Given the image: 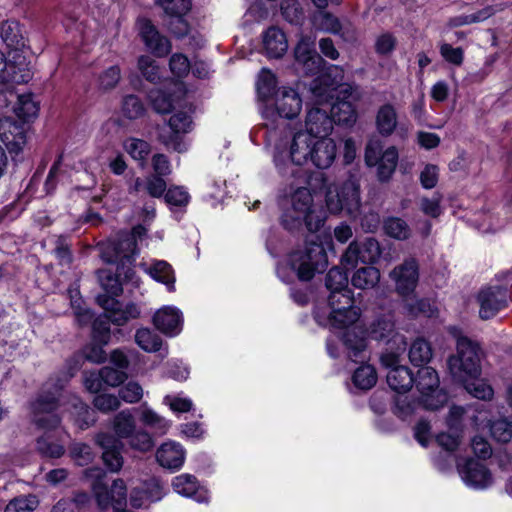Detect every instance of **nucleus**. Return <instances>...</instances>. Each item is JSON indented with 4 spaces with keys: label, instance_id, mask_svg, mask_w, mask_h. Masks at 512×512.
Returning <instances> with one entry per match:
<instances>
[{
    "label": "nucleus",
    "instance_id": "aec40b11",
    "mask_svg": "<svg viewBox=\"0 0 512 512\" xmlns=\"http://www.w3.org/2000/svg\"><path fill=\"white\" fill-rule=\"evenodd\" d=\"M336 157V145L331 138L322 137L314 139L310 161L319 169H326L331 166Z\"/></svg>",
    "mask_w": 512,
    "mask_h": 512
},
{
    "label": "nucleus",
    "instance_id": "b1692460",
    "mask_svg": "<svg viewBox=\"0 0 512 512\" xmlns=\"http://www.w3.org/2000/svg\"><path fill=\"white\" fill-rule=\"evenodd\" d=\"M313 141L311 134L304 131L294 134L289 149L290 158L294 164L303 165L310 160Z\"/></svg>",
    "mask_w": 512,
    "mask_h": 512
},
{
    "label": "nucleus",
    "instance_id": "a878e982",
    "mask_svg": "<svg viewBox=\"0 0 512 512\" xmlns=\"http://www.w3.org/2000/svg\"><path fill=\"white\" fill-rule=\"evenodd\" d=\"M0 139L7 146L20 147L25 142L23 123L9 117L0 119Z\"/></svg>",
    "mask_w": 512,
    "mask_h": 512
},
{
    "label": "nucleus",
    "instance_id": "13d9d810",
    "mask_svg": "<svg viewBox=\"0 0 512 512\" xmlns=\"http://www.w3.org/2000/svg\"><path fill=\"white\" fill-rule=\"evenodd\" d=\"M143 397V388L138 382L129 381L119 389V398L126 403H138Z\"/></svg>",
    "mask_w": 512,
    "mask_h": 512
},
{
    "label": "nucleus",
    "instance_id": "774afa93",
    "mask_svg": "<svg viewBox=\"0 0 512 512\" xmlns=\"http://www.w3.org/2000/svg\"><path fill=\"white\" fill-rule=\"evenodd\" d=\"M96 409L103 413L115 411L120 406V400L112 394H98L93 400Z\"/></svg>",
    "mask_w": 512,
    "mask_h": 512
},
{
    "label": "nucleus",
    "instance_id": "09e8293b",
    "mask_svg": "<svg viewBox=\"0 0 512 512\" xmlns=\"http://www.w3.org/2000/svg\"><path fill=\"white\" fill-rule=\"evenodd\" d=\"M17 105L14 107L16 115L26 121L33 118L38 113V105L34 102L30 95H19L17 96Z\"/></svg>",
    "mask_w": 512,
    "mask_h": 512
},
{
    "label": "nucleus",
    "instance_id": "5701e85b",
    "mask_svg": "<svg viewBox=\"0 0 512 512\" xmlns=\"http://www.w3.org/2000/svg\"><path fill=\"white\" fill-rule=\"evenodd\" d=\"M158 463L168 469H179L185 459V452L181 445L174 442L163 443L156 452Z\"/></svg>",
    "mask_w": 512,
    "mask_h": 512
},
{
    "label": "nucleus",
    "instance_id": "c756f323",
    "mask_svg": "<svg viewBox=\"0 0 512 512\" xmlns=\"http://www.w3.org/2000/svg\"><path fill=\"white\" fill-rule=\"evenodd\" d=\"M140 421L159 435H164L170 427L168 420L149 408L146 404L141 405Z\"/></svg>",
    "mask_w": 512,
    "mask_h": 512
},
{
    "label": "nucleus",
    "instance_id": "e433bc0d",
    "mask_svg": "<svg viewBox=\"0 0 512 512\" xmlns=\"http://www.w3.org/2000/svg\"><path fill=\"white\" fill-rule=\"evenodd\" d=\"M134 276V270L131 267H123L117 265L115 277L109 276L107 281L104 282L103 288L112 296H118L122 293V286L120 279L132 280Z\"/></svg>",
    "mask_w": 512,
    "mask_h": 512
},
{
    "label": "nucleus",
    "instance_id": "4d7b16f0",
    "mask_svg": "<svg viewBox=\"0 0 512 512\" xmlns=\"http://www.w3.org/2000/svg\"><path fill=\"white\" fill-rule=\"evenodd\" d=\"M110 314L100 316L93 321L92 331L95 340L100 343L107 344L110 338Z\"/></svg>",
    "mask_w": 512,
    "mask_h": 512
},
{
    "label": "nucleus",
    "instance_id": "603ef678",
    "mask_svg": "<svg viewBox=\"0 0 512 512\" xmlns=\"http://www.w3.org/2000/svg\"><path fill=\"white\" fill-rule=\"evenodd\" d=\"M140 316V309L134 303H129L124 309H113L110 312V320L113 324L122 326L129 320L137 319Z\"/></svg>",
    "mask_w": 512,
    "mask_h": 512
},
{
    "label": "nucleus",
    "instance_id": "412c9836",
    "mask_svg": "<svg viewBox=\"0 0 512 512\" xmlns=\"http://www.w3.org/2000/svg\"><path fill=\"white\" fill-rule=\"evenodd\" d=\"M153 323L162 333L176 335L181 330L182 315L178 309L166 306L155 313Z\"/></svg>",
    "mask_w": 512,
    "mask_h": 512
},
{
    "label": "nucleus",
    "instance_id": "0e129e2a",
    "mask_svg": "<svg viewBox=\"0 0 512 512\" xmlns=\"http://www.w3.org/2000/svg\"><path fill=\"white\" fill-rule=\"evenodd\" d=\"M149 98L156 112L165 114L172 110V100L165 92L161 90H152L149 93Z\"/></svg>",
    "mask_w": 512,
    "mask_h": 512
},
{
    "label": "nucleus",
    "instance_id": "de8ad7c7",
    "mask_svg": "<svg viewBox=\"0 0 512 512\" xmlns=\"http://www.w3.org/2000/svg\"><path fill=\"white\" fill-rule=\"evenodd\" d=\"M276 78L274 74L266 69H262L257 81L258 96L262 100L270 98L275 93Z\"/></svg>",
    "mask_w": 512,
    "mask_h": 512
},
{
    "label": "nucleus",
    "instance_id": "f3484780",
    "mask_svg": "<svg viewBox=\"0 0 512 512\" xmlns=\"http://www.w3.org/2000/svg\"><path fill=\"white\" fill-rule=\"evenodd\" d=\"M458 470L462 480L471 487L484 489L492 484V475L481 462L469 459Z\"/></svg>",
    "mask_w": 512,
    "mask_h": 512
},
{
    "label": "nucleus",
    "instance_id": "c9c22d12",
    "mask_svg": "<svg viewBox=\"0 0 512 512\" xmlns=\"http://www.w3.org/2000/svg\"><path fill=\"white\" fill-rule=\"evenodd\" d=\"M398 163V152L395 147L387 148L380 157L378 164V176L385 181L390 178Z\"/></svg>",
    "mask_w": 512,
    "mask_h": 512
},
{
    "label": "nucleus",
    "instance_id": "f257e3e1",
    "mask_svg": "<svg viewBox=\"0 0 512 512\" xmlns=\"http://www.w3.org/2000/svg\"><path fill=\"white\" fill-rule=\"evenodd\" d=\"M314 227L309 229L304 247L289 256L290 268L300 281H310L328 267L326 249L332 246L331 232L325 226Z\"/></svg>",
    "mask_w": 512,
    "mask_h": 512
},
{
    "label": "nucleus",
    "instance_id": "473e14b6",
    "mask_svg": "<svg viewBox=\"0 0 512 512\" xmlns=\"http://www.w3.org/2000/svg\"><path fill=\"white\" fill-rule=\"evenodd\" d=\"M432 347L423 338L416 339L409 349V359L415 366L427 364L432 359Z\"/></svg>",
    "mask_w": 512,
    "mask_h": 512
},
{
    "label": "nucleus",
    "instance_id": "423d86ee",
    "mask_svg": "<svg viewBox=\"0 0 512 512\" xmlns=\"http://www.w3.org/2000/svg\"><path fill=\"white\" fill-rule=\"evenodd\" d=\"M59 389L53 391L47 384L31 403L32 421L40 429L53 430L60 424V418L54 411L58 407Z\"/></svg>",
    "mask_w": 512,
    "mask_h": 512
},
{
    "label": "nucleus",
    "instance_id": "f03ea898",
    "mask_svg": "<svg viewBox=\"0 0 512 512\" xmlns=\"http://www.w3.org/2000/svg\"><path fill=\"white\" fill-rule=\"evenodd\" d=\"M295 176L289 185L291 207L283 214L282 224H324L326 211L314 204L306 172L298 169Z\"/></svg>",
    "mask_w": 512,
    "mask_h": 512
},
{
    "label": "nucleus",
    "instance_id": "5fc2aeb1",
    "mask_svg": "<svg viewBox=\"0 0 512 512\" xmlns=\"http://www.w3.org/2000/svg\"><path fill=\"white\" fill-rule=\"evenodd\" d=\"M138 69L147 81L157 83L160 80L159 67L151 57L146 55L140 56L138 59Z\"/></svg>",
    "mask_w": 512,
    "mask_h": 512
},
{
    "label": "nucleus",
    "instance_id": "864d4df0",
    "mask_svg": "<svg viewBox=\"0 0 512 512\" xmlns=\"http://www.w3.org/2000/svg\"><path fill=\"white\" fill-rule=\"evenodd\" d=\"M36 447L39 453L50 458H59L65 452L63 445L52 442L46 434L37 439Z\"/></svg>",
    "mask_w": 512,
    "mask_h": 512
},
{
    "label": "nucleus",
    "instance_id": "37998d69",
    "mask_svg": "<svg viewBox=\"0 0 512 512\" xmlns=\"http://www.w3.org/2000/svg\"><path fill=\"white\" fill-rule=\"evenodd\" d=\"M38 504L39 501L35 495H22L10 500L4 512H33Z\"/></svg>",
    "mask_w": 512,
    "mask_h": 512
},
{
    "label": "nucleus",
    "instance_id": "338daca9",
    "mask_svg": "<svg viewBox=\"0 0 512 512\" xmlns=\"http://www.w3.org/2000/svg\"><path fill=\"white\" fill-rule=\"evenodd\" d=\"M71 455L79 466L88 465L94 459L91 447L84 443L73 444L71 447Z\"/></svg>",
    "mask_w": 512,
    "mask_h": 512
},
{
    "label": "nucleus",
    "instance_id": "cd10ccee",
    "mask_svg": "<svg viewBox=\"0 0 512 512\" xmlns=\"http://www.w3.org/2000/svg\"><path fill=\"white\" fill-rule=\"evenodd\" d=\"M397 113L393 105H382L376 114L377 131L382 136H390L397 127Z\"/></svg>",
    "mask_w": 512,
    "mask_h": 512
},
{
    "label": "nucleus",
    "instance_id": "9d476101",
    "mask_svg": "<svg viewBox=\"0 0 512 512\" xmlns=\"http://www.w3.org/2000/svg\"><path fill=\"white\" fill-rule=\"evenodd\" d=\"M147 235L145 226H133L130 232L122 233L112 243L113 256L108 259L109 263L131 267L134 257L137 254V244Z\"/></svg>",
    "mask_w": 512,
    "mask_h": 512
},
{
    "label": "nucleus",
    "instance_id": "4be33fe9",
    "mask_svg": "<svg viewBox=\"0 0 512 512\" xmlns=\"http://www.w3.org/2000/svg\"><path fill=\"white\" fill-rule=\"evenodd\" d=\"M398 361L400 360L398 359ZM385 367L389 368L386 379L391 389L399 393L407 392L411 389L414 384V376L407 366L399 365V362H397L394 365Z\"/></svg>",
    "mask_w": 512,
    "mask_h": 512
},
{
    "label": "nucleus",
    "instance_id": "1a4fd4ad",
    "mask_svg": "<svg viewBox=\"0 0 512 512\" xmlns=\"http://www.w3.org/2000/svg\"><path fill=\"white\" fill-rule=\"evenodd\" d=\"M414 383L421 393L420 401L425 409L437 410L447 402V394L439 389V377L432 367L420 368Z\"/></svg>",
    "mask_w": 512,
    "mask_h": 512
},
{
    "label": "nucleus",
    "instance_id": "052dcab7",
    "mask_svg": "<svg viewBox=\"0 0 512 512\" xmlns=\"http://www.w3.org/2000/svg\"><path fill=\"white\" fill-rule=\"evenodd\" d=\"M123 114L129 119H137L144 114V106L135 95H127L122 103Z\"/></svg>",
    "mask_w": 512,
    "mask_h": 512
},
{
    "label": "nucleus",
    "instance_id": "49530a36",
    "mask_svg": "<svg viewBox=\"0 0 512 512\" xmlns=\"http://www.w3.org/2000/svg\"><path fill=\"white\" fill-rule=\"evenodd\" d=\"M181 133L175 131H167L165 129H159L158 140L167 149H172L178 153H183L187 150V145L183 141L180 135Z\"/></svg>",
    "mask_w": 512,
    "mask_h": 512
},
{
    "label": "nucleus",
    "instance_id": "a211bd4d",
    "mask_svg": "<svg viewBox=\"0 0 512 512\" xmlns=\"http://www.w3.org/2000/svg\"><path fill=\"white\" fill-rule=\"evenodd\" d=\"M306 133L316 138L326 137L333 129V121L326 109L311 108L306 116Z\"/></svg>",
    "mask_w": 512,
    "mask_h": 512
},
{
    "label": "nucleus",
    "instance_id": "3c124183",
    "mask_svg": "<svg viewBox=\"0 0 512 512\" xmlns=\"http://www.w3.org/2000/svg\"><path fill=\"white\" fill-rule=\"evenodd\" d=\"M280 8L285 20L291 24L298 25L304 20L303 10L297 0H283Z\"/></svg>",
    "mask_w": 512,
    "mask_h": 512
},
{
    "label": "nucleus",
    "instance_id": "2f4dec72",
    "mask_svg": "<svg viewBox=\"0 0 512 512\" xmlns=\"http://www.w3.org/2000/svg\"><path fill=\"white\" fill-rule=\"evenodd\" d=\"M380 279L379 270L373 266H365L358 269L352 276V285L358 289L374 287Z\"/></svg>",
    "mask_w": 512,
    "mask_h": 512
},
{
    "label": "nucleus",
    "instance_id": "a18cd8bd",
    "mask_svg": "<svg viewBox=\"0 0 512 512\" xmlns=\"http://www.w3.org/2000/svg\"><path fill=\"white\" fill-rule=\"evenodd\" d=\"M174 490L183 496L192 497L197 493L198 482L195 476L182 474L174 478L172 482Z\"/></svg>",
    "mask_w": 512,
    "mask_h": 512
},
{
    "label": "nucleus",
    "instance_id": "6ab92c4d",
    "mask_svg": "<svg viewBox=\"0 0 512 512\" xmlns=\"http://www.w3.org/2000/svg\"><path fill=\"white\" fill-rule=\"evenodd\" d=\"M295 58L303 65L307 74L318 73L323 64V59L314 49V42L310 38H301L295 48Z\"/></svg>",
    "mask_w": 512,
    "mask_h": 512
},
{
    "label": "nucleus",
    "instance_id": "2eb2a0df",
    "mask_svg": "<svg viewBox=\"0 0 512 512\" xmlns=\"http://www.w3.org/2000/svg\"><path fill=\"white\" fill-rule=\"evenodd\" d=\"M139 35L146 48L158 57H163L170 52L169 40L161 35L152 22L147 18L137 20Z\"/></svg>",
    "mask_w": 512,
    "mask_h": 512
},
{
    "label": "nucleus",
    "instance_id": "ea45409f",
    "mask_svg": "<svg viewBox=\"0 0 512 512\" xmlns=\"http://www.w3.org/2000/svg\"><path fill=\"white\" fill-rule=\"evenodd\" d=\"M313 25L322 31L338 34L341 31V23L337 17L329 12L320 10L313 16Z\"/></svg>",
    "mask_w": 512,
    "mask_h": 512
},
{
    "label": "nucleus",
    "instance_id": "0eeeda50",
    "mask_svg": "<svg viewBox=\"0 0 512 512\" xmlns=\"http://www.w3.org/2000/svg\"><path fill=\"white\" fill-rule=\"evenodd\" d=\"M335 197L336 200L331 191L327 194V208L332 213L345 210L348 214H352L358 210L360 206V173L358 170L349 173L336 190Z\"/></svg>",
    "mask_w": 512,
    "mask_h": 512
},
{
    "label": "nucleus",
    "instance_id": "bf43d9fd",
    "mask_svg": "<svg viewBox=\"0 0 512 512\" xmlns=\"http://www.w3.org/2000/svg\"><path fill=\"white\" fill-rule=\"evenodd\" d=\"M127 439H129V446L140 452L150 451L154 446L150 434L143 430L134 431Z\"/></svg>",
    "mask_w": 512,
    "mask_h": 512
},
{
    "label": "nucleus",
    "instance_id": "dca6fc26",
    "mask_svg": "<svg viewBox=\"0 0 512 512\" xmlns=\"http://www.w3.org/2000/svg\"><path fill=\"white\" fill-rule=\"evenodd\" d=\"M95 440L103 449L102 459L105 466L111 472H118L123 466L122 443L120 440L108 433L97 434Z\"/></svg>",
    "mask_w": 512,
    "mask_h": 512
},
{
    "label": "nucleus",
    "instance_id": "c85d7f7f",
    "mask_svg": "<svg viewBox=\"0 0 512 512\" xmlns=\"http://www.w3.org/2000/svg\"><path fill=\"white\" fill-rule=\"evenodd\" d=\"M16 69L14 64L6 63L4 54L0 52V84H22L29 81V70Z\"/></svg>",
    "mask_w": 512,
    "mask_h": 512
},
{
    "label": "nucleus",
    "instance_id": "a19ab883",
    "mask_svg": "<svg viewBox=\"0 0 512 512\" xmlns=\"http://www.w3.org/2000/svg\"><path fill=\"white\" fill-rule=\"evenodd\" d=\"M325 285L330 293L344 292L348 288V275L340 267H333L326 275Z\"/></svg>",
    "mask_w": 512,
    "mask_h": 512
},
{
    "label": "nucleus",
    "instance_id": "ddd939ff",
    "mask_svg": "<svg viewBox=\"0 0 512 512\" xmlns=\"http://www.w3.org/2000/svg\"><path fill=\"white\" fill-rule=\"evenodd\" d=\"M508 291L502 286H488L482 288L477 296L480 305L479 315L482 319L488 320L494 317L508 303Z\"/></svg>",
    "mask_w": 512,
    "mask_h": 512
},
{
    "label": "nucleus",
    "instance_id": "8fccbe9b",
    "mask_svg": "<svg viewBox=\"0 0 512 512\" xmlns=\"http://www.w3.org/2000/svg\"><path fill=\"white\" fill-rule=\"evenodd\" d=\"M121 79V70L119 66L114 65L103 72H101L98 76V88L103 91H109L114 89Z\"/></svg>",
    "mask_w": 512,
    "mask_h": 512
},
{
    "label": "nucleus",
    "instance_id": "4468645a",
    "mask_svg": "<svg viewBox=\"0 0 512 512\" xmlns=\"http://www.w3.org/2000/svg\"><path fill=\"white\" fill-rule=\"evenodd\" d=\"M391 279L395 282V288L401 296L413 294L419 280V267L414 258L405 260L396 266L390 273Z\"/></svg>",
    "mask_w": 512,
    "mask_h": 512
},
{
    "label": "nucleus",
    "instance_id": "c03bdc74",
    "mask_svg": "<svg viewBox=\"0 0 512 512\" xmlns=\"http://www.w3.org/2000/svg\"><path fill=\"white\" fill-rule=\"evenodd\" d=\"M136 343L147 352H155L161 348V338L149 329H138L135 334Z\"/></svg>",
    "mask_w": 512,
    "mask_h": 512
},
{
    "label": "nucleus",
    "instance_id": "58836bf2",
    "mask_svg": "<svg viewBox=\"0 0 512 512\" xmlns=\"http://www.w3.org/2000/svg\"><path fill=\"white\" fill-rule=\"evenodd\" d=\"M354 385L361 390L371 389L377 382V374L371 365H362L353 374Z\"/></svg>",
    "mask_w": 512,
    "mask_h": 512
},
{
    "label": "nucleus",
    "instance_id": "f8f14e48",
    "mask_svg": "<svg viewBox=\"0 0 512 512\" xmlns=\"http://www.w3.org/2000/svg\"><path fill=\"white\" fill-rule=\"evenodd\" d=\"M344 72L339 66H330L325 73L318 76L311 84V92L317 101L324 102L329 97L334 98L339 94V89L342 85H349L343 83Z\"/></svg>",
    "mask_w": 512,
    "mask_h": 512
},
{
    "label": "nucleus",
    "instance_id": "9b49d317",
    "mask_svg": "<svg viewBox=\"0 0 512 512\" xmlns=\"http://www.w3.org/2000/svg\"><path fill=\"white\" fill-rule=\"evenodd\" d=\"M336 101L330 107V116L333 123L353 125L357 119L355 103L360 99L356 86L342 85L339 94L334 96Z\"/></svg>",
    "mask_w": 512,
    "mask_h": 512
},
{
    "label": "nucleus",
    "instance_id": "6e6552de",
    "mask_svg": "<svg viewBox=\"0 0 512 512\" xmlns=\"http://www.w3.org/2000/svg\"><path fill=\"white\" fill-rule=\"evenodd\" d=\"M328 304L331 312L328 323L334 328H345L354 324L360 317V309L354 305L351 290L330 293Z\"/></svg>",
    "mask_w": 512,
    "mask_h": 512
},
{
    "label": "nucleus",
    "instance_id": "4c0bfd02",
    "mask_svg": "<svg viewBox=\"0 0 512 512\" xmlns=\"http://www.w3.org/2000/svg\"><path fill=\"white\" fill-rule=\"evenodd\" d=\"M125 149L133 159L139 161L142 168L146 165V159L151 152V146L147 141L137 138H129L125 142Z\"/></svg>",
    "mask_w": 512,
    "mask_h": 512
},
{
    "label": "nucleus",
    "instance_id": "7ed1b4c3",
    "mask_svg": "<svg viewBox=\"0 0 512 512\" xmlns=\"http://www.w3.org/2000/svg\"><path fill=\"white\" fill-rule=\"evenodd\" d=\"M448 332L455 339L457 348V353L448 359L451 375L459 382L476 379L481 373L482 352L479 344L464 335L456 326H450Z\"/></svg>",
    "mask_w": 512,
    "mask_h": 512
},
{
    "label": "nucleus",
    "instance_id": "39448f33",
    "mask_svg": "<svg viewBox=\"0 0 512 512\" xmlns=\"http://www.w3.org/2000/svg\"><path fill=\"white\" fill-rule=\"evenodd\" d=\"M367 335L373 340L385 342L386 352L380 357L383 366H391L398 362V356L405 352L407 343L405 337L395 329L393 317L385 315L371 322Z\"/></svg>",
    "mask_w": 512,
    "mask_h": 512
},
{
    "label": "nucleus",
    "instance_id": "20e7f679",
    "mask_svg": "<svg viewBox=\"0 0 512 512\" xmlns=\"http://www.w3.org/2000/svg\"><path fill=\"white\" fill-rule=\"evenodd\" d=\"M275 108L277 114L268 107L263 111L265 119L263 125L267 129L269 138L274 141L280 136L278 130H285L287 127L284 119H294L299 115L302 99L294 89L283 87L276 92Z\"/></svg>",
    "mask_w": 512,
    "mask_h": 512
},
{
    "label": "nucleus",
    "instance_id": "7c9ffc66",
    "mask_svg": "<svg viewBox=\"0 0 512 512\" xmlns=\"http://www.w3.org/2000/svg\"><path fill=\"white\" fill-rule=\"evenodd\" d=\"M0 35L8 47L19 49L25 45L20 25L16 21H6L0 26Z\"/></svg>",
    "mask_w": 512,
    "mask_h": 512
},
{
    "label": "nucleus",
    "instance_id": "e2e57ef3",
    "mask_svg": "<svg viewBox=\"0 0 512 512\" xmlns=\"http://www.w3.org/2000/svg\"><path fill=\"white\" fill-rule=\"evenodd\" d=\"M362 263L372 264L376 262L381 254L380 245L374 238H367L360 244Z\"/></svg>",
    "mask_w": 512,
    "mask_h": 512
},
{
    "label": "nucleus",
    "instance_id": "f704fd0d",
    "mask_svg": "<svg viewBox=\"0 0 512 512\" xmlns=\"http://www.w3.org/2000/svg\"><path fill=\"white\" fill-rule=\"evenodd\" d=\"M136 423L129 410H123L115 415L113 429L118 438L127 439L135 431Z\"/></svg>",
    "mask_w": 512,
    "mask_h": 512
},
{
    "label": "nucleus",
    "instance_id": "393cba45",
    "mask_svg": "<svg viewBox=\"0 0 512 512\" xmlns=\"http://www.w3.org/2000/svg\"><path fill=\"white\" fill-rule=\"evenodd\" d=\"M263 45L267 56L270 58H280L288 49V42L284 32L274 26L265 31Z\"/></svg>",
    "mask_w": 512,
    "mask_h": 512
},
{
    "label": "nucleus",
    "instance_id": "72a5a7b5",
    "mask_svg": "<svg viewBox=\"0 0 512 512\" xmlns=\"http://www.w3.org/2000/svg\"><path fill=\"white\" fill-rule=\"evenodd\" d=\"M404 302L405 312L411 317H418L424 315L430 317L434 313L432 304L428 299H419L413 297L412 294L409 296H402Z\"/></svg>",
    "mask_w": 512,
    "mask_h": 512
},
{
    "label": "nucleus",
    "instance_id": "69168bd1",
    "mask_svg": "<svg viewBox=\"0 0 512 512\" xmlns=\"http://www.w3.org/2000/svg\"><path fill=\"white\" fill-rule=\"evenodd\" d=\"M170 130L182 134L188 133L192 127V119L186 112H177L168 120Z\"/></svg>",
    "mask_w": 512,
    "mask_h": 512
},
{
    "label": "nucleus",
    "instance_id": "bb28decb",
    "mask_svg": "<svg viewBox=\"0 0 512 512\" xmlns=\"http://www.w3.org/2000/svg\"><path fill=\"white\" fill-rule=\"evenodd\" d=\"M343 343L351 361L363 363L368 359L367 343L363 337H359L352 331H347L343 335Z\"/></svg>",
    "mask_w": 512,
    "mask_h": 512
},
{
    "label": "nucleus",
    "instance_id": "79ce46f5",
    "mask_svg": "<svg viewBox=\"0 0 512 512\" xmlns=\"http://www.w3.org/2000/svg\"><path fill=\"white\" fill-rule=\"evenodd\" d=\"M150 275L157 281L164 283L169 291L174 289V276L172 267L165 261H156L149 269Z\"/></svg>",
    "mask_w": 512,
    "mask_h": 512
},
{
    "label": "nucleus",
    "instance_id": "6e6d98bb",
    "mask_svg": "<svg viewBox=\"0 0 512 512\" xmlns=\"http://www.w3.org/2000/svg\"><path fill=\"white\" fill-rule=\"evenodd\" d=\"M491 436L498 442L508 443L512 439V425L506 419H499L490 424Z\"/></svg>",
    "mask_w": 512,
    "mask_h": 512
},
{
    "label": "nucleus",
    "instance_id": "680f3d73",
    "mask_svg": "<svg viewBox=\"0 0 512 512\" xmlns=\"http://www.w3.org/2000/svg\"><path fill=\"white\" fill-rule=\"evenodd\" d=\"M167 14L180 17L191 9V0H157Z\"/></svg>",
    "mask_w": 512,
    "mask_h": 512
}]
</instances>
